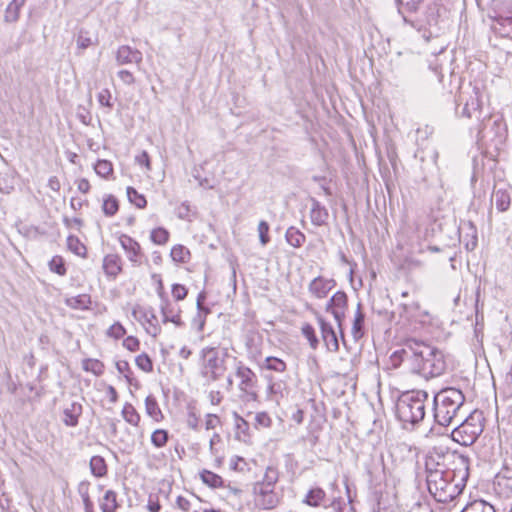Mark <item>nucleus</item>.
<instances>
[{
	"instance_id": "obj_1",
	"label": "nucleus",
	"mask_w": 512,
	"mask_h": 512,
	"mask_svg": "<svg viewBox=\"0 0 512 512\" xmlns=\"http://www.w3.org/2000/svg\"><path fill=\"white\" fill-rule=\"evenodd\" d=\"M408 357L411 373L425 379L441 376L447 368L443 351L422 340L412 338V351Z\"/></svg>"
},
{
	"instance_id": "obj_2",
	"label": "nucleus",
	"mask_w": 512,
	"mask_h": 512,
	"mask_svg": "<svg viewBox=\"0 0 512 512\" xmlns=\"http://www.w3.org/2000/svg\"><path fill=\"white\" fill-rule=\"evenodd\" d=\"M467 414L465 396L460 389L447 387L433 397V417L435 423L448 427L456 424Z\"/></svg>"
},
{
	"instance_id": "obj_3",
	"label": "nucleus",
	"mask_w": 512,
	"mask_h": 512,
	"mask_svg": "<svg viewBox=\"0 0 512 512\" xmlns=\"http://www.w3.org/2000/svg\"><path fill=\"white\" fill-rule=\"evenodd\" d=\"M428 397L426 391L418 390L404 393L398 398L395 406L396 417L405 429L408 425L414 427L424 419Z\"/></svg>"
},
{
	"instance_id": "obj_4",
	"label": "nucleus",
	"mask_w": 512,
	"mask_h": 512,
	"mask_svg": "<svg viewBox=\"0 0 512 512\" xmlns=\"http://www.w3.org/2000/svg\"><path fill=\"white\" fill-rule=\"evenodd\" d=\"M227 350L222 352L217 347H204L200 351L201 359V375L206 379L208 384L218 381L222 378L227 370L226 357Z\"/></svg>"
},
{
	"instance_id": "obj_5",
	"label": "nucleus",
	"mask_w": 512,
	"mask_h": 512,
	"mask_svg": "<svg viewBox=\"0 0 512 512\" xmlns=\"http://www.w3.org/2000/svg\"><path fill=\"white\" fill-rule=\"evenodd\" d=\"M451 472L434 473L426 476L427 487L438 502H447L456 497L464 488V483H457Z\"/></svg>"
},
{
	"instance_id": "obj_6",
	"label": "nucleus",
	"mask_w": 512,
	"mask_h": 512,
	"mask_svg": "<svg viewBox=\"0 0 512 512\" xmlns=\"http://www.w3.org/2000/svg\"><path fill=\"white\" fill-rule=\"evenodd\" d=\"M455 113L458 117L475 118L478 123L480 122L485 113L482 108L480 91L477 87L469 86L460 90L456 99Z\"/></svg>"
},
{
	"instance_id": "obj_7",
	"label": "nucleus",
	"mask_w": 512,
	"mask_h": 512,
	"mask_svg": "<svg viewBox=\"0 0 512 512\" xmlns=\"http://www.w3.org/2000/svg\"><path fill=\"white\" fill-rule=\"evenodd\" d=\"M455 425L451 437L463 446L472 445L483 431L481 415L473 412L464 414V417Z\"/></svg>"
},
{
	"instance_id": "obj_8",
	"label": "nucleus",
	"mask_w": 512,
	"mask_h": 512,
	"mask_svg": "<svg viewBox=\"0 0 512 512\" xmlns=\"http://www.w3.org/2000/svg\"><path fill=\"white\" fill-rule=\"evenodd\" d=\"M476 130L477 139L483 140L488 136L499 139L502 142L507 133V126L501 115L485 113L480 122L473 128Z\"/></svg>"
},
{
	"instance_id": "obj_9",
	"label": "nucleus",
	"mask_w": 512,
	"mask_h": 512,
	"mask_svg": "<svg viewBox=\"0 0 512 512\" xmlns=\"http://www.w3.org/2000/svg\"><path fill=\"white\" fill-rule=\"evenodd\" d=\"M235 375L240 380L238 388L244 393L248 401H256L258 394L256 391L258 378L256 374L241 361L236 364Z\"/></svg>"
},
{
	"instance_id": "obj_10",
	"label": "nucleus",
	"mask_w": 512,
	"mask_h": 512,
	"mask_svg": "<svg viewBox=\"0 0 512 512\" xmlns=\"http://www.w3.org/2000/svg\"><path fill=\"white\" fill-rule=\"evenodd\" d=\"M469 458L458 451L446 450L447 472L457 479V483H466L469 476Z\"/></svg>"
},
{
	"instance_id": "obj_11",
	"label": "nucleus",
	"mask_w": 512,
	"mask_h": 512,
	"mask_svg": "<svg viewBox=\"0 0 512 512\" xmlns=\"http://www.w3.org/2000/svg\"><path fill=\"white\" fill-rule=\"evenodd\" d=\"M440 7L436 3L427 6L424 13L423 24L416 27L418 31L423 30V38L428 41L432 37H437L440 32L439 27Z\"/></svg>"
},
{
	"instance_id": "obj_12",
	"label": "nucleus",
	"mask_w": 512,
	"mask_h": 512,
	"mask_svg": "<svg viewBox=\"0 0 512 512\" xmlns=\"http://www.w3.org/2000/svg\"><path fill=\"white\" fill-rule=\"evenodd\" d=\"M493 490L500 498L512 497V466L504 464L493 480Z\"/></svg>"
},
{
	"instance_id": "obj_13",
	"label": "nucleus",
	"mask_w": 512,
	"mask_h": 512,
	"mask_svg": "<svg viewBox=\"0 0 512 512\" xmlns=\"http://www.w3.org/2000/svg\"><path fill=\"white\" fill-rule=\"evenodd\" d=\"M119 243L122 249L125 251L128 260L132 263L133 266L139 267L145 261H147L145 254L142 252L140 244L132 237L126 234H121L119 236Z\"/></svg>"
},
{
	"instance_id": "obj_14",
	"label": "nucleus",
	"mask_w": 512,
	"mask_h": 512,
	"mask_svg": "<svg viewBox=\"0 0 512 512\" xmlns=\"http://www.w3.org/2000/svg\"><path fill=\"white\" fill-rule=\"evenodd\" d=\"M347 306L348 297L344 291H337L327 302L326 311L334 316L339 328H341L342 322L345 319Z\"/></svg>"
},
{
	"instance_id": "obj_15",
	"label": "nucleus",
	"mask_w": 512,
	"mask_h": 512,
	"mask_svg": "<svg viewBox=\"0 0 512 512\" xmlns=\"http://www.w3.org/2000/svg\"><path fill=\"white\" fill-rule=\"evenodd\" d=\"M446 450L434 448L425 457V471L426 476L432 475L436 472L446 473Z\"/></svg>"
},
{
	"instance_id": "obj_16",
	"label": "nucleus",
	"mask_w": 512,
	"mask_h": 512,
	"mask_svg": "<svg viewBox=\"0 0 512 512\" xmlns=\"http://www.w3.org/2000/svg\"><path fill=\"white\" fill-rule=\"evenodd\" d=\"M159 296L161 298L160 310L163 317V322H171L175 324L177 327L183 326V321L180 316L181 310L179 306L172 304L161 291H159Z\"/></svg>"
},
{
	"instance_id": "obj_17",
	"label": "nucleus",
	"mask_w": 512,
	"mask_h": 512,
	"mask_svg": "<svg viewBox=\"0 0 512 512\" xmlns=\"http://www.w3.org/2000/svg\"><path fill=\"white\" fill-rule=\"evenodd\" d=\"M399 317L407 322H424L428 315L427 311L422 309L418 301L412 303H403L398 307Z\"/></svg>"
},
{
	"instance_id": "obj_18",
	"label": "nucleus",
	"mask_w": 512,
	"mask_h": 512,
	"mask_svg": "<svg viewBox=\"0 0 512 512\" xmlns=\"http://www.w3.org/2000/svg\"><path fill=\"white\" fill-rule=\"evenodd\" d=\"M316 319L321 330L322 340L327 350L329 352H337L339 350V342L333 326L318 314H316Z\"/></svg>"
},
{
	"instance_id": "obj_19",
	"label": "nucleus",
	"mask_w": 512,
	"mask_h": 512,
	"mask_svg": "<svg viewBox=\"0 0 512 512\" xmlns=\"http://www.w3.org/2000/svg\"><path fill=\"white\" fill-rule=\"evenodd\" d=\"M336 285L333 279H325L322 276L314 278L308 286V291L316 298H325L331 289Z\"/></svg>"
},
{
	"instance_id": "obj_20",
	"label": "nucleus",
	"mask_w": 512,
	"mask_h": 512,
	"mask_svg": "<svg viewBox=\"0 0 512 512\" xmlns=\"http://www.w3.org/2000/svg\"><path fill=\"white\" fill-rule=\"evenodd\" d=\"M143 59L142 52L128 45H122L116 53V62L119 65L132 64L140 65Z\"/></svg>"
},
{
	"instance_id": "obj_21",
	"label": "nucleus",
	"mask_w": 512,
	"mask_h": 512,
	"mask_svg": "<svg viewBox=\"0 0 512 512\" xmlns=\"http://www.w3.org/2000/svg\"><path fill=\"white\" fill-rule=\"evenodd\" d=\"M459 233L466 250L473 251L478 244L477 229L475 225L470 221L465 222L460 227Z\"/></svg>"
},
{
	"instance_id": "obj_22",
	"label": "nucleus",
	"mask_w": 512,
	"mask_h": 512,
	"mask_svg": "<svg viewBox=\"0 0 512 512\" xmlns=\"http://www.w3.org/2000/svg\"><path fill=\"white\" fill-rule=\"evenodd\" d=\"M122 259L118 254H107L103 259L104 273L115 279L122 272Z\"/></svg>"
},
{
	"instance_id": "obj_23",
	"label": "nucleus",
	"mask_w": 512,
	"mask_h": 512,
	"mask_svg": "<svg viewBox=\"0 0 512 512\" xmlns=\"http://www.w3.org/2000/svg\"><path fill=\"white\" fill-rule=\"evenodd\" d=\"M329 218L328 210L315 198H311L310 220L315 226L327 224Z\"/></svg>"
},
{
	"instance_id": "obj_24",
	"label": "nucleus",
	"mask_w": 512,
	"mask_h": 512,
	"mask_svg": "<svg viewBox=\"0 0 512 512\" xmlns=\"http://www.w3.org/2000/svg\"><path fill=\"white\" fill-rule=\"evenodd\" d=\"M83 407L79 402H72L69 406L64 408L63 422L68 427H75L78 425L79 417L82 415Z\"/></svg>"
},
{
	"instance_id": "obj_25",
	"label": "nucleus",
	"mask_w": 512,
	"mask_h": 512,
	"mask_svg": "<svg viewBox=\"0 0 512 512\" xmlns=\"http://www.w3.org/2000/svg\"><path fill=\"white\" fill-rule=\"evenodd\" d=\"M492 200L495 202L496 208L500 212H505L511 204V196L507 189H494Z\"/></svg>"
},
{
	"instance_id": "obj_26",
	"label": "nucleus",
	"mask_w": 512,
	"mask_h": 512,
	"mask_svg": "<svg viewBox=\"0 0 512 512\" xmlns=\"http://www.w3.org/2000/svg\"><path fill=\"white\" fill-rule=\"evenodd\" d=\"M364 322L365 314L362 311V304L359 302L351 330L352 336L356 341L364 336Z\"/></svg>"
},
{
	"instance_id": "obj_27",
	"label": "nucleus",
	"mask_w": 512,
	"mask_h": 512,
	"mask_svg": "<svg viewBox=\"0 0 512 512\" xmlns=\"http://www.w3.org/2000/svg\"><path fill=\"white\" fill-rule=\"evenodd\" d=\"M412 351V339H408L405 343V347L400 350H396L392 353L390 359L394 367H398L402 363H405L409 367L408 355Z\"/></svg>"
},
{
	"instance_id": "obj_28",
	"label": "nucleus",
	"mask_w": 512,
	"mask_h": 512,
	"mask_svg": "<svg viewBox=\"0 0 512 512\" xmlns=\"http://www.w3.org/2000/svg\"><path fill=\"white\" fill-rule=\"evenodd\" d=\"M325 498L326 492L320 487H315L307 492L302 502L310 507H319Z\"/></svg>"
},
{
	"instance_id": "obj_29",
	"label": "nucleus",
	"mask_w": 512,
	"mask_h": 512,
	"mask_svg": "<svg viewBox=\"0 0 512 512\" xmlns=\"http://www.w3.org/2000/svg\"><path fill=\"white\" fill-rule=\"evenodd\" d=\"M119 507L117 494L113 490H107L100 502L102 512H115Z\"/></svg>"
},
{
	"instance_id": "obj_30",
	"label": "nucleus",
	"mask_w": 512,
	"mask_h": 512,
	"mask_svg": "<svg viewBox=\"0 0 512 512\" xmlns=\"http://www.w3.org/2000/svg\"><path fill=\"white\" fill-rule=\"evenodd\" d=\"M285 238L286 241L294 248L301 247L306 240V236L294 226H291L287 229Z\"/></svg>"
},
{
	"instance_id": "obj_31",
	"label": "nucleus",
	"mask_w": 512,
	"mask_h": 512,
	"mask_svg": "<svg viewBox=\"0 0 512 512\" xmlns=\"http://www.w3.org/2000/svg\"><path fill=\"white\" fill-rule=\"evenodd\" d=\"M25 0H12L4 14V20L8 23L16 22L19 18L20 8L24 5Z\"/></svg>"
},
{
	"instance_id": "obj_32",
	"label": "nucleus",
	"mask_w": 512,
	"mask_h": 512,
	"mask_svg": "<svg viewBox=\"0 0 512 512\" xmlns=\"http://www.w3.org/2000/svg\"><path fill=\"white\" fill-rule=\"evenodd\" d=\"M90 470L95 477H103L107 474L106 461L102 456L95 455L90 459Z\"/></svg>"
},
{
	"instance_id": "obj_33",
	"label": "nucleus",
	"mask_w": 512,
	"mask_h": 512,
	"mask_svg": "<svg viewBox=\"0 0 512 512\" xmlns=\"http://www.w3.org/2000/svg\"><path fill=\"white\" fill-rule=\"evenodd\" d=\"M146 413L153 418L155 421L163 419L162 411L158 405L156 398L152 395H148L145 399Z\"/></svg>"
},
{
	"instance_id": "obj_34",
	"label": "nucleus",
	"mask_w": 512,
	"mask_h": 512,
	"mask_svg": "<svg viewBox=\"0 0 512 512\" xmlns=\"http://www.w3.org/2000/svg\"><path fill=\"white\" fill-rule=\"evenodd\" d=\"M200 478L204 484L211 488H220L223 487L224 481L222 477L210 470L204 469L200 472Z\"/></svg>"
},
{
	"instance_id": "obj_35",
	"label": "nucleus",
	"mask_w": 512,
	"mask_h": 512,
	"mask_svg": "<svg viewBox=\"0 0 512 512\" xmlns=\"http://www.w3.org/2000/svg\"><path fill=\"white\" fill-rule=\"evenodd\" d=\"M170 256L176 263H186L190 259V251L183 245H174L171 249Z\"/></svg>"
},
{
	"instance_id": "obj_36",
	"label": "nucleus",
	"mask_w": 512,
	"mask_h": 512,
	"mask_svg": "<svg viewBox=\"0 0 512 512\" xmlns=\"http://www.w3.org/2000/svg\"><path fill=\"white\" fill-rule=\"evenodd\" d=\"M67 247L72 253L76 254L77 256H86L87 249L77 236L69 235L67 237Z\"/></svg>"
},
{
	"instance_id": "obj_37",
	"label": "nucleus",
	"mask_w": 512,
	"mask_h": 512,
	"mask_svg": "<svg viewBox=\"0 0 512 512\" xmlns=\"http://www.w3.org/2000/svg\"><path fill=\"white\" fill-rule=\"evenodd\" d=\"M122 416L126 422L133 426H138L140 422V415L130 403H126L122 409Z\"/></svg>"
},
{
	"instance_id": "obj_38",
	"label": "nucleus",
	"mask_w": 512,
	"mask_h": 512,
	"mask_svg": "<svg viewBox=\"0 0 512 512\" xmlns=\"http://www.w3.org/2000/svg\"><path fill=\"white\" fill-rule=\"evenodd\" d=\"M82 368L87 371L91 372L96 376H100L104 372V365L101 361L97 359H84L82 362Z\"/></svg>"
},
{
	"instance_id": "obj_39",
	"label": "nucleus",
	"mask_w": 512,
	"mask_h": 512,
	"mask_svg": "<svg viewBox=\"0 0 512 512\" xmlns=\"http://www.w3.org/2000/svg\"><path fill=\"white\" fill-rule=\"evenodd\" d=\"M462 512H496V510L493 505L484 500H475Z\"/></svg>"
},
{
	"instance_id": "obj_40",
	"label": "nucleus",
	"mask_w": 512,
	"mask_h": 512,
	"mask_svg": "<svg viewBox=\"0 0 512 512\" xmlns=\"http://www.w3.org/2000/svg\"><path fill=\"white\" fill-rule=\"evenodd\" d=\"M280 498L277 493L271 495H265L255 500L256 504L262 509L271 510L279 504Z\"/></svg>"
},
{
	"instance_id": "obj_41",
	"label": "nucleus",
	"mask_w": 512,
	"mask_h": 512,
	"mask_svg": "<svg viewBox=\"0 0 512 512\" xmlns=\"http://www.w3.org/2000/svg\"><path fill=\"white\" fill-rule=\"evenodd\" d=\"M301 331H302L303 336L307 339L309 346L313 350H316L319 345V340L316 336L314 327L309 323H305L302 326Z\"/></svg>"
},
{
	"instance_id": "obj_42",
	"label": "nucleus",
	"mask_w": 512,
	"mask_h": 512,
	"mask_svg": "<svg viewBox=\"0 0 512 512\" xmlns=\"http://www.w3.org/2000/svg\"><path fill=\"white\" fill-rule=\"evenodd\" d=\"M90 303L91 299L87 294H82L67 299V305L73 309H86Z\"/></svg>"
},
{
	"instance_id": "obj_43",
	"label": "nucleus",
	"mask_w": 512,
	"mask_h": 512,
	"mask_svg": "<svg viewBox=\"0 0 512 512\" xmlns=\"http://www.w3.org/2000/svg\"><path fill=\"white\" fill-rule=\"evenodd\" d=\"M118 209H119L118 200L113 195H108L103 201V205H102L103 213L106 216L111 217L117 213Z\"/></svg>"
},
{
	"instance_id": "obj_44",
	"label": "nucleus",
	"mask_w": 512,
	"mask_h": 512,
	"mask_svg": "<svg viewBox=\"0 0 512 512\" xmlns=\"http://www.w3.org/2000/svg\"><path fill=\"white\" fill-rule=\"evenodd\" d=\"M169 232L163 227L155 228L151 231L150 239L154 244L164 245L169 240Z\"/></svg>"
},
{
	"instance_id": "obj_45",
	"label": "nucleus",
	"mask_w": 512,
	"mask_h": 512,
	"mask_svg": "<svg viewBox=\"0 0 512 512\" xmlns=\"http://www.w3.org/2000/svg\"><path fill=\"white\" fill-rule=\"evenodd\" d=\"M127 197L137 208H144L147 205L146 198L140 194L135 188L127 187Z\"/></svg>"
},
{
	"instance_id": "obj_46",
	"label": "nucleus",
	"mask_w": 512,
	"mask_h": 512,
	"mask_svg": "<svg viewBox=\"0 0 512 512\" xmlns=\"http://www.w3.org/2000/svg\"><path fill=\"white\" fill-rule=\"evenodd\" d=\"M263 367L268 370L282 373L286 370V363L280 358L269 356L266 357Z\"/></svg>"
},
{
	"instance_id": "obj_47",
	"label": "nucleus",
	"mask_w": 512,
	"mask_h": 512,
	"mask_svg": "<svg viewBox=\"0 0 512 512\" xmlns=\"http://www.w3.org/2000/svg\"><path fill=\"white\" fill-rule=\"evenodd\" d=\"M278 479H279L278 470L272 466H268L266 468V471H265L262 481H258V483L275 487V484L278 482Z\"/></svg>"
},
{
	"instance_id": "obj_48",
	"label": "nucleus",
	"mask_w": 512,
	"mask_h": 512,
	"mask_svg": "<svg viewBox=\"0 0 512 512\" xmlns=\"http://www.w3.org/2000/svg\"><path fill=\"white\" fill-rule=\"evenodd\" d=\"M169 435L168 432L164 429H157L151 435V443L156 448H162L168 442Z\"/></svg>"
},
{
	"instance_id": "obj_49",
	"label": "nucleus",
	"mask_w": 512,
	"mask_h": 512,
	"mask_svg": "<svg viewBox=\"0 0 512 512\" xmlns=\"http://www.w3.org/2000/svg\"><path fill=\"white\" fill-rule=\"evenodd\" d=\"M94 169L97 175L103 178H108L113 172V165L110 161L102 159L97 161Z\"/></svg>"
},
{
	"instance_id": "obj_50",
	"label": "nucleus",
	"mask_w": 512,
	"mask_h": 512,
	"mask_svg": "<svg viewBox=\"0 0 512 512\" xmlns=\"http://www.w3.org/2000/svg\"><path fill=\"white\" fill-rule=\"evenodd\" d=\"M49 269L60 276H64L67 272L64 259L59 255L54 256L50 260Z\"/></svg>"
},
{
	"instance_id": "obj_51",
	"label": "nucleus",
	"mask_w": 512,
	"mask_h": 512,
	"mask_svg": "<svg viewBox=\"0 0 512 512\" xmlns=\"http://www.w3.org/2000/svg\"><path fill=\"white\" fill-rule=\"evenodd\" d=\"M135 363L139 369L146 373L153 371V362L146 353L138 355L135 359Z\"/></svg>"
},
{
	"instance_id": "obj_52",
	"label": "nucleus",
	"mask_w": 512,
	"mask_h": 512,
	"mask_svg": "<svg viewBox=\"0 0 512 512\" xmlns=\"http://www.w3.org/2000/svg\"><path fill=\"white\" fill-rule=\"evenodd\" d=\"M269 229L270 226L266 221L261 220L259 222L257 230L259 234V240L262 246H265L270 242Z\"/></svg>"
},
{
	"instance_id": "obj_53",
	"label": "nucleus",
	"mask_w": 512,
	"mask_h": 512,
	"mask_svg": "<svg viewBox=\"0 0 512 512\" xmlns=\"http://www.w3.org/2000/svg\"><path fill=\"white\" fill-rule=\"evenodd\" d=\"M274 493H276V492L274 491V487H272V486L263 485L258 482H256L253 486V494L255 496V500H257L258 498H261L265 495H271Z\"/></svg>"
},
{
	"instance_id": "obj_54",
	"label": "nucleus",
	"mask_w": 512,
	"mask_h": 512,
	"mask_svg": "<svg viewBox=\"0 0 512 512\" xmlns=\"http://www.w3.org/2000/svg\"><path fill=\"white\" fill-rule=\"evenodd\" d=\"M109 337L120 339L126 334L125 328L120 323H114L107 331Z\"/></svg>"
},
{
	"instance_id": "obj_55",
	"label": "nucleus",
	"mask_w": 512,
	"mask_h": 512,
	"mask_svg": "<svg viewBox=\"0 0 512 512\" xmlns=\"http://www.w3.org/2000/svg\"><path fill=\"white\" fill-rule=\"evenodd\" d=\"M111 92L108 89L101 90L98 95L97 99L101 106H105L109 109L113 107V103L111 102Z\"/></svg>"
},
{
	"instance_id": "obj_56",
	"label": "nucleus",
	"mask_w": 512,
	"mask_h": 512,
	"mask_svg": "<svg viewBox=\"0 0 512 512\" xmlns=\"http://www.w3.org/2000/svg\"><path fill=\"white\" fill-rule=\"evenodd\" d=\"M422 1L423 0H396L400 13H402L403 8H406L408 11H415Z\"/></svg>"
},
{
	"instance_id": "obj_57",
	"label": "nucleus",
	"mask_w": 512,
	"mask_h": 512,
	"mask_svg": "<svg viewBox=\"0 0 512 512\" xmlns=\"http://www.w3.org/2000/svg\"><path fill=\"white\" fill-rule=\"evenodd\" d=\"M187 293H188V291H187L186 287L181 284H174L172 286V295L177 301L185 299L187 296Z\"/></svg>"
},
{
	"instance_id": "obj_58",
	"label": "nucleus",
	"mask_w": 512,
	"mask_h": 512,
	"mask_svg": "<svg viewBox=\"0 0 512 512\" xmlns=\"http://www.w3.org/2000/svg\"><path fill=\"white\" fill-rule=\"evenodd\" d=\"M123 346L129 351L135 352L139 349L140 342L136 337L128 336L124 339Z\"/></svg>"
},
{
	"instance_id": "obj_59",
	"label": "nucleus",
	"mask_w": 512,
	"mask_h": 512,
	"mask_svg": "<svg viewBox=\"0 0 512 512\" xmlns=\"http://www.w3.org/2000/svg\"><path fill=\"white\" fill-rule=\"evenodd\" d=\"M117 75L119 79L126 85H133L135 83L133 74L128 70H120Z\"/></svg>"
},
{
	"instance_id": "obj_60",
	"label": "nucleus",
	"mask_w": 512,
	"mask_h": 512,
	"mask_svg": "<svg viewBox=\"0 0 512 512\" xmlns=\"http://www.w3.org/2000/svg\"><path fill=\"white\" fill-rule=\"evenodd\" d=\"M256 424L262 427H269L271 425V418L265 412H259L255 416Z\"/></svg>"
},
{
	"instance_id": "obj_61",
	"label": "nucleus",
	"mask_w": 512,
	"mask_h": 512,
	"mask_svg": "<svg viewBox=\"0 0 512 512\" xmlns=\"http://www.w3.org/2000/svg\"><path fill=\"white\" fill-rule=\"evenodd\" d=\"M187 426L193 430H197L199 426V418L197 417L196 413L193 410H190L188 412L187 420H186Z\"/></svg>"
},
{
	"instance_id": "obj_62",
	"label": "nucleus",
	"mask_w": 512,
	"mask_h": 512,
	"mask_svg": "<svg viewBox=\"0 0 512 512\" xmlns=\"http://www.w3.org/2000/svg\"><path fill=\"white\" fill-rule=\"evenodd\" d=\"M92 44V41L90 37H88L86 34H84L82 31H80L78 37H77V46L80 49H86Z\"/></svg>"
},
{
	"instance_id": "obj_63",
	"label": "nucleus",
	"mask_w": 512,
	"mask_h": 512,
	"mask_svg": "<svg viewBox=\"0 0 512 512\" xmlns=\"http://www.w3.org/2000/svg\"><path fill=\"white\" fill-rule=\"evenodd\" d=\"M135 160L139 165L145 166L147 170L151 169L150 157L146 151H142L141 154L137 155Z\"/></svg>"
},
{
	"instance_id": "obj_64",
	"label": "nucleus",
	"mask_w": 512,
	"mask_h": 512,
	"mask_svg": "<svg viewBox=\"0 0 512 512\" xmlns=\"http://www.w3.org/2000/svg\"><path fill=\"white\" fill-rule=\"evenodd\" d=\"M220 423V419L215 414H207L205 421V428L207 430L214 429Z\"/></svg>"
}]
</instances>
